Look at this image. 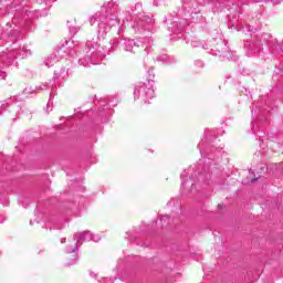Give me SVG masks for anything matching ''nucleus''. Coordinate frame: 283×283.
I'll list each match as a JSON object with an SVG mask.
<instances>
[{
    "label": "nucleus",
    "instance_id": "f257e3e1",
    "mask_svg": "<svg viewBox=\"0 0 283 283\" xmlns=\"http://www.w3.org/2000/svg\"><path fill=\"white\" fill-rule=\"evenodd\" d=\"M251 182H255V179H252Z\"/></svg>",
    "mask_w": 283,
    "mask_h": 283
}]
</instances>
